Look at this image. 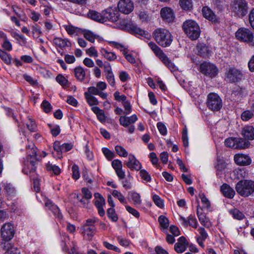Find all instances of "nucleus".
<instances>
[{"instance_id": "nucleus-1", "label": "nucleus", "mask_w": 254, "mask_h": 254, "mask_svg": "<svg viewBox=\"0 0 254 254\" xmlns=\"http://www.w3.org/2000/svg\"><path fill=\"white\" fill-rule=\"evenodd\" d=\"M154 40L156 43L162 47H167L171 45L173 37L166 29L157 28L153 33Z\"/></svg>"}, {"instance_id": "nucleus-2", "label": "nucleus", "mask_w": 254, "mask_h": 254, "mask_svg": "<svg viewBox=\"0 0 254 254\" xmlns=\"http://www.w3.org/2000/svg\"><path fill=\"white\" fill-rule=\"evenodd\" d=\"M150 48L152 50L155 55L158 57L163 64L168 67L171 71L176 70V67L167 56L164 53L161 49L158 47L154 42H150L148 43Z\"/></svg>"}, {"instance_id": "nucleus-3", "label": "nucleus", "mask_w": 254, "mask_h": 254, "mask_svg": "<svg viewBox=\"0 0 254 254\" xmlns=\"http://www.w3.org/2000/svg\"><path fill=\"white\" fill-rule=\"evenodd\" d=\"M235 189L239 194L243 197H248L254 192V181L244 180L237 183Z\"/></svg>"}, {"instance_id": "nucleus-4", "label": "nucleus", "mask_w": 254, "mask_h": 254, "mask_svg": "<svg viewBox=\"0 0 254 254\" xmlns=\"http://www.w3.org/2000/svg\"><path fill=\"white\" fill-rule=\"evenodd\" d=\"M183 28L187 36L191 40L197 39L200 33V30L197 23L192 20H187L183 25Z\"/></svg>"}, {"instance_id": "nucleus-5", "label": "nucleus", "mask_w": 254, "mask_h": 254, "mask_svg": "<svg viewBox=\"0 0 254 254\" xmlns=\"http://www.w3.org/2000/svg\"><path fill=\"white\" fill-rule=\"evenodd\" d=\"M230 9L235 15L242 17L248 13V3L245 0H234L230 4Z\"/></svg>"}, {"instance_id": "nucleus-6", "label": "nucleus", "mask_w": 254, "mask_h": 254, "mask_svg": "<svg viewBox=\"0 0 254 254\" xmlns=\"http://www.w3.org/2000/svg\"><path fill=\"white\" fill-rule=\"evenodd\" d=\"M235 37L239 41L250 44L254 46V35L250 29L239 28L235 33Z\"/></svg>"}, {"instance_id": "nucleus-7", "label": "nucleus", "mask_w": 254, "mask_h": 254, "mask_svg": "<svg viewBox=\"0 0 254 254\" xmlns=\"http://www.w3.org/2000/svg\"><path fill=\"white\" fill-rule=\"evenodd\" d=\"M206 103L209 109L213 112L219 111L223 105L221 98L214 93H210L208 95Z\"/></svg>"}, {"instance_id": "nucleus-8", "label": "nucleus", "mask_w": 254, "mask_h": 254, "mask_svg": "<svg viewBox=\"0 0 254 254\" xmlns=\"http://www.w3.org/2000/svg\"><path fill=\"white\" fill-rule=\"evenodd\" d=\"M15 234V228L13 223L7 222L3 224L0 229L2 241L8 242L11 240Z\"/></svg>"}, {"instance_id": "nucleus-9", "label": "nucleus", "mask_w": 254, "mask_h": 254, "mask_svg": "<svg viewBox=\"0 0 254 254\" xmlns=\"http://www.w3.org/2000/svg\"><path fill=\"white\" fill-rule=\"evenodd\" d=\"M199 71L203 74L211 78L215 77L218 73L217 66L209 62H203L199 66Z\"/></svg>"}, {"instance_id": "nucleus-10", "label": "nucleus", "mask_w": 254, "mask_h": 254, "mask_svg": "<svg viewBox=\"0 0 254 254\" xmlns=\"http://www.w3.org/2000/svg\"><path fill=\"white\" fill-rule=\"evenodd\" d=\"M30 151L31 152H28L29 154L27 157V168L29 170L30 173L35 172L37 162L41 158L38 155V149L36 147H33Z\"/></svg>"}, {"instance_id": "nucleus-11", "label": "nucleus", "mask_w": 254, "mask_h": 254, "mask_svg": "<svg viewBox=\"0 0 254 254\" xmlns=\"http://www.w3.org/2000/svg\"><path fill=\"white\" fill-rule=\"evenodd\" d=\"M227 78L229 82L235 83L240 81L243 77V74L239 70L235 67H230L226 73Z\"/></svg>"}, {"instance_id": "nucleus-12", "label": "nucleus", "mask_w": 254, "mask_h": 254, "mask_svg": "<svg viewBox=\"0 0 254 254\" xmlns=\"http://www.w3.org/2000/svg\"><path fill=\"white\" fill-rule=\"evenodd\" d=\"M179 221L182 226L185 228L190 226L193 228H196L198 225L196 217L192 214H190L187 218L180 215Z\"/></svg>"}, {"instance_id": "nucleus-13", "label": "nucleus", "mask_w": 254, "mask_h": 254, "mask_svg": "<svg viewBox=\"0 0 254 254\" xmlns=\"http://www.w3.org/2000/svg\"><path fill=\"white\" fill-rule=\"evenodd\" d=\"M118 8L120 12L128 14L133 10L134 4L130 0H120Z\"/></svg>"}, {"instance_id": "nucleus-14", "label": "nucleus", "mask_w": 254, "mask_h": 254, "mask_svg": "<svg viewBox=\"0 0 254 254\" xmlns=\"http://www.w3.org/2000/svg\"><path fill=\"white\" fill-rule=\"evenodd\" d=\"M95 197L94 204L98 209L100 216H103L105 212L104 209V206L105 205V199L103 196L98 192H95L94 194Z\"/></svg>"}, {"instance_id": "nucleus-15", "label": "nucleus", "mask_w": 254, "mask_h": 254, "mask_svg": "<svg viewBox=\"0 0 254 254\" xmlns=\"http://www.w3.org/2000/svg\"><path fill=\"white\" fill-rule=\"evenodd\" d=\"M45 206L48 210L53 213L57 219L59 220H62L63 216L60 208L57 205L53 203L52 200L50 199L46 200L45 201Z\"/></svg>"}, {"instance_id": "nucleus-16", "label": "nucleus", "mask_w": 254, "mask_h": 254, "mask_svg": "<svg viewBox=\"0 0 254 254\" xmlns=\"http://www.w3.org/2000/svg\"><path fill=\"white\" fill-rule=\"evenodd\" d=\"M127 166L131 170L138 171L141 168V164L139 161L136 159L135 156L130 154L128 155V160L125 162Z\"/></svg>"}, {"instance_id": "nucleus-17", "label": "nucleus", "mask_w": 254, "mask_h": 254, "mask_svg": "<svg viewBox=\"0 0 254 254\" xmlns=\"http://www.w3.org/2000/svg\"><path fill=\"white\" fill-rule=\"evenodd\" d=\"M160 15L163 20L167 22L173 21L175 18L173 9L169 7H163L160 11Z\"/></svg>"}, {"instance_id": "nucleus-18", "label": "nucleus", "mask_w": 254, "mask_h": 254, "mask_svg": "<svg viewBox=\"0 0 254 254\" xmlns=\"http://www.w3.org/2000/svg\"><path fill=\"white\" fill-rule=\"evenodd\" d=\"M119 14L112 9H107L103 11V18L104 22L107 21L117 22L119 19Z\"/></svg>"}, {"instance_id": "nucleus-19", "label": "nucleus", "mask_w": 254, "mask_h": 254, "mask_svg": "<svg viewBox=\"0 0 254 254\" xmlns=\"http://www.w3.org/2000/svg\"><path fill=\"white\" fill-rule=\"evenodd\" d=\"M234 161L240 166H247L251 163V159L249 156L244 154H236L235 155Z\"/></svg>"}, {"instance_id": "nucleus-20", "label": "nucleus", "mask_w": 254, "mask_h": 254, "mask_svg": "<svg viewBox=\"0 0 254 254\" xmlns=\"http://www.w3.org/2000/svg\"><path fill=\"white\" fill-rule=\"evenodd\" d=\"M112 166L115 170L118 177L120 179H123L125 177V172L122 170L123 164L121 160L115 159L112 162Z\"/></svg>"}, {"instance_id": "nucleus-21", "label": "nucleus", "mask_w": 254, "mask_h": 254, "mask_svg": "<svg viewBox=\"0 0 254 254\" xmlns=\"http://www.w3.org/2000/svg\"><path fill=\"white\" fill-rule=\"evenodd\" d=\"M188 243L185 237L182 236L178 239V242L175 244L174 249L178 253H183L187 249Z\"/></svg>"}, {"instance_id": "nucleus-22", "label": "nucleus", "mask_w": 254, "mask_h": 254, "mask_svg": "<svg viewBox=\"0 0 254 254\" xmlns=\"http://www.w3.org/2000/svg\"><path fill=\"white\" fill-rule=\"evenodd\" d=\"M242 134L247 140L254 139V127L251 126H246L242 129Z\"/></svg>"}, {"instance_id": "nucleus-23", "label": "nucleus", "mask_w": 254, "mask_h": 254, "mask_svg": "<svg viewBox=\"0 0 254 254\" xmlns=\"http://www.w3.org/2000/svg\"><path fill=\"white\" fill-rule=\"evenodd\" d=\"M200 206L198 205L196 210V214L198 218V220L201 225L204 227L208 228L211 226V224L208 218H207L204 213L199 211Z\"/></svg>"}, {"instance_id": "nucleus-24", "label": "nucleus", "mask_w": 254, "mask_h": 254, "mask_svg": "<svg viewBox=\"0 0 254 254\" xmlns=\"http://www.w3.org/2000/svg\"><path fill=\"white\" fill-rule=\"evenodd\" d=\"M53 43L56 47L61 49H65L66 47H71V43L66 39L55 38L53 40Z\"/></svg>"}, {"instance_id": "nucleus-25", "label": "nucleus", "mask_w": 254, "mask_h": 254, "mask_svg": "<svg viewBox=\"0 0 254 254\" xmlns=\"http://www.w3.org/2000/svg\"><path fill=\"white\" fill-rule=\"evenodd\" d=\"M221 191L226 197L233 198L235 194L234 190L226 184H224L221 187Z\"/></svg>"}, {"instance_id": "nucleus-26", "label": "nucleus", "mask_w": 254, "mask_h": 254, "mask_svg": "<svg viewBox=\"0 0 254 254\" xmlns=\"http://www.w3.org/2000/svg\"><path fill=\"white\" fill-rule=\"evenodd\" d=\"M82 234L86 237V239L91 241L95 234L96 228H92L87 226H82L81 228Z\"/></svg>"}, {"instance_id": "nucleus-27", "label": "nucleus", "mask_w": 254, "mask_h": 254, "mask_svg": "<svg viewBox=\"0 0 254 254\" xmlns=\"http://www.w3.org/2000/svg\"><path fill=\"white\" fill-rule=\"evenodd\" d=\"M199 236L197 237V242L198 245L203 248L204 247V242L208 237V234L205 229L203 227H199L197 229Z\"/></svg>"}, {"instance_id": "nucleus-28", "label": "nucleus", "mask_w": 254, "mask_h": 254, "mask_svg": "<svg viewBox=\"0 0 254 254\" xmlns=\"http://www.w3.org/2000/svg\"><path fill=\"white\" fill-rule=\"evenodd\" d=\"M127 28L131 33H134L135 34L144 36L145 37H146L147 36H148V33L147 32L138 27L133 23H129L127 25Z\"/></svg>"}, {"instance_id": "nucleus-29", "label": "nucleus", "mask_w": 254, "mask_h": 254, "mask_svg": "<svg viewBox=\"0 0 254 254\" xmlns=\"http://www.w3.org/2000/svg\"><path fill=\"white\" fill-rule=\"evenodd\" d=\"M88 16L91 19L97 22H104L103 18V11L101 13H99L93 10H90L88 12Z\"/></svg>"}, {"instance_id": "nucleus-30", "label": "nucleus", "mask_w": 254, "mask_h": 254, "mask_svg": "<svg viewBox=\"0 0 254 254\" xmlns=\"http://www.w3.org/2000/svg\"><path fill=\"white\" fill-rule=\"evenodd\" d=\"M74 75L77 80L82 82L85 78V70L81 66H78L74 69Z\"/></svg>"}, {"instance_id": "nucleus-31", "label": "nucleus", "mask_w": 254, "mask_h": 254, "mask_svg": "<svg viewBox=\"0 0 254 254\" xmlns=\"http://www.w3.org/2000/svg\"><path fill=\"white\" fill-rule=\"evenodd\" d=\"M198 54L204 58L208 57L211 51L209 48L205 44H200L197 46Z\"/></svg>"}, {"instance_id": "nucleus-32", "label": "nucleus", "mask_w": 254, "mask_h": 254, "mask_svg": "<svg viewBox=\"0 0 254 254\" xmlns=\"http://www.w3.org/2000/svg\"><path fill=\"white\" fill-rule=\"evenodd\" d=\"M203 16L210 21L216 20V15L213 11L208 6H203L202 9Z\"/></svg>"}, {"instance_id": "nucleus-33", "label": "nucleus", "mask_w": 254, "mask_h": 254, "mask_svg": "<svg viewBox=\"0 0 254 254\" xmlns=\"http://www.w3.org/2000/svg\"><path fill=\"white\" fill-rule=\"evenodd\" d=\"M91 110L96 115L97 119L101 123L105 122L107 117L105 116L103 110L100 109L97 106L92 107Z\"/></svg>"}, {"instance_id": "nucleus-34", "label": "nucleus", "mask_w": 254, "mask_h": 254, "mask_svg": "<svg viewBox=\"0 0 254 254\" xmlns=\"http://www.w3.org/2000/svg\"><path fill=\"white\" fill-rule=\"evenodd\" d=\"M236 149H245L250 145V142L248 140L240 137H236Z\"/></svg>"}, {"instance_id": "nucleus-35", "label": "nucleus", "mask_w": 254, "mask_h": 254, "mask_svg": "<svg viewBox=\"0 0 254 254\" xmlns=\"http://www.w3.org/2000/svg\"><path fill=\"white\" fill-rule=\"evenodd\" d=\"M63 27L64 28L67 33L71 36L77 35L81 31V29L73 26L71 24L63 25Z\"/></svg>"}, {"instance_id": "nucleus-36", "label": "nucleus", "mask_w": 254, "mask_h": 254, "mask_svg": "<svg viewBox=\"0 0 254 254\" xmlns=\"http://www.w3.org/2000/svg\"><path fill=\"white\" fill-rule=\"evenodd\" d=\"M0 58L6 64L9 65L11 64L12 60L11 56L1 49H0Z\"/></svg>"}, {"instance_id": "nucleus-37", "label": "nucleus", "mask_w": 254, "mask_h": 254, "mask_svg": "<svg viewBox=\"0 0 254 254\" xmlns=\"http://www.w3.org/2000/svg\"><path fill=\"white\" fill-rule=\"evenodd\" d=\"M56 79V81L64 88H68L69 87L70 83L62 74H58L57 76Z\"/></svg>"}, {"instance_id": "nucleus-38", "label": "nucleus", "mask_w": 254, "mask_h": 254, "mask_svg": "<svg viewBox=\"0 0 254 254\" xmlns=\"http://www.w3.org/2000/svg\"><path fill=\"white\" fill-rule=\"evenodd\" d=\"M100 52L104 58L110 61H113L117 59V56L114 53L108 52L105 49H102Z\"/></svg>"}, {"instance_id": "nucleus-39", "label": "nucleus", "mask_w": 254, "mask_h": 254, "mask_svg": "<svg viewBox=\"0 0 254 254\" xmlns=\"http://www.w3.org/2000/svg\"><path fill=\"white\" fill-rule=\"evenodd\" d=\"M84 96L87 103L90 106H96L99 104V101L93 95H89L88 93H84Z\"/></svg>"}, {"instance_id": "nucleus-40", "label": "nucleus", "mask_w": 254, "mask_h": 254, "mask_svg": "<svg viewBox=\"0 0 254 254\" xmlns=\"http://www.w3.org/2000/svg\"><path fill=\"white\" fill-rule=\"evenodd\" d=\"M179 4L181 7L185 10H190L192 7L191 0H180Z\"/></svg>"}, {"instance_id": "nucleus-41", "label": "nucleus", "mask_w": 254, "mask_h": 254, "mask_svg": "<svg viewBox=\"0 0 254 254\" xmlns=\"http://www.w3.org/2000/svg\"><path fill=\"white\" fill-rule=\"evenodd\" d=\"M129 195L135 205H139L141 203L140 195L136 192H131L129 193Z\"/></svg>"}, {"instance_id": "nucleus-42", "label": "nucleus", "mask_w": 254, "mask_h": 254, "mask_svg": "<svg viewBox=\"0 0 254 254\" xmlns=\"http://www.w3.org/2000/svg\"><path fill=\"white\" fill-rule=\"evenodd\" d=\"M12 36L18 41L19 44L22 46H25L26 44L27 41L26 38L23 35H20L16 32H14Z\"/></svg>"}, {"instance_id": "nucleus-43", "label": "nucleus", "mask_w": 254, "mask_h": 254, "mask_svg": "<svg viewBox=\"0 0 254 254\" xmlns=\"http://www.w3.org/2000/svg\"><path fill=\"white\" fill-rule=\"evenodd\" d=\"M229 213L234 218L238 220H242L245 216L243 213L237 209H231L229 210Z\"/></svg>"}, {"instance_id": "nucleus-44", "label": "nucleus", "mask_w": 254, "mask_h": 254, "mask_svg": "<svg viewBox=\"0 0 254 254\" xmlns=\"http://www.w3.org/2000/svg\"><path fill=\"white\" fill-rule=\"evenodd\" d=\"M138 17L142 22H147L150 21L151 19V17L150 16L149 14L145 11H139L138 13Z\"/></svg>"}, {"instance_id": "nucleus-45", "label": "nucleus", "mask_w": 254, "mask_h": 254, "mask_svg": "<svg viewBox=\"0 0 254 254\" xmlns=\"http://www.w3.org/2000/svg\"><path fill=\"white\" fill-rule=\"evenodd\" d=\"M254 111L251 110H246L241 114V119L244 121H248L253 118L254 116Z\"/></svg>"}, {"instance_id": "nucleus-46", "label": "nucleus", "mask_w": 254, "mask_h": 254, "mask_svg": "<svg viewBox=\"0 0 254 254\" xmlns=\"http://www.w3.org/2000/svg\"><path fill=\"white\" fill-rule=\"evenodd\" d=\"M46 168L48 171L52 172L56 175H58L61 173V169L60 168L55 165L48 163L46 165Z\"/></svg>"}, {"instance_id": "nucleus-47", "label": "nucleus", "mask_w": 254, "mask_h": 254, "mask_svg": "<svg viewBox=\"0 0 254 254\" xmlns=\"http://www.w3.org/2000/svg\"><path fill=\"white\" fill-rule=\"evenodd\" d=\"M158 222L160 226L163 229H167L169 225V221L168 219L164 215H160L158 217Z\"/></svg>"}, {"instance_id": "nucleus-48", "label": "nucleus", "mask_w": 254, "mask_h": 254, "mask_svg": "<svg viewBox=\"0 0 254 254\" xmlns=\"http://www.w3.org/2000/svg\"><path fill=\"white\" fill-rule=\"evenodd\" d=\"M115 149L117 153L121 157H126L128 155L127 151L122 146L116 145Z\"/></svg>"}, {"instance_id": "nucleus-49", "label": "nucleus", "mask_w": 254, "mask_h": 254, "mask_svg": "<svg viewBox=\"0 0 254 254\" xmlns=\"http://www.w3.org/2000/svg\"><path fill=\"white\" fill-rule=\"evenodd\" d=\"M112 195L114 197L118 198L119 200L122 203H123V204L127 203V201H126L125 197L123 195V194L121 192L119 191L118 190H114L112 192Z\"/></svg>"}, {"instance_id": "nucleus-50", "label": "nucleus", "mask_w": 254, "mask_h": 254, "mask_svg": "<svg viewBox=\"0 0 254 254\" xmlns=\"http://www.w3.org/2000/svg\"><path fill=\"white\" fill-rule=\"evenodd\" d=\"M102 152L108 160H112L115 156L113 151L107 148L104 147L102 149Z\"/></svg>"}, {"instance_id": "nucleus-51", "label": "nucleus", "mask_w": 254, "mask_h": 254, "mask_svg": "<svg viewBox=\"0 0 254 254\" xmlns=\"http://www.w3.org/2000/svg\"><path fill=\"white\" fill-rule=\"evenodd\" d=\"M107 214L109 218L113 221L116 222L118 221V216L116 214L114 208H109L107 210Z\"/></svg>"}, {"instance_id": "nucleus-52", "label": "nucleus", "mask_w": 254, "mask_h": 254, "mask_svg": "<svg viewBox=\"0 0 254 254\" xmlns=\"http://www.w3.org/2000/svg\"><path fill=\"white\" fill-rule=\"evenodd\" d=\"M236 137H229L225 140V144L227 147L236 149Z\"/></svg>"}, {"instance_id": "nucleus-53", "label": "nucleus", "mask_w": 254, "mask_h": 254, "mask_svg": "<svg viewBox=\"0 0 254 254\" xmlns=\"http://www.w3.org/2000/svg\"><path fill=\"white\" fill-rule=\"evenodd\" d=\"M32 29L34 37L38 38L42 34L41 27L36 23L33 25Z\"/></svg>"}, {"instance_id": "nucleus-54", "label": "nucleus", "mask_w": 254, "mask_h": 254, "mask_svg": "<svg viewBox=\"0 0 254 254\" xmlns=\"http://www.w3.org/2000/svg\"><path fill=\"white\" fill-rule=\"evenodd\" d=\"M139 174L141 178L146 182H150L151 181V177L150 175L145 170L140 169Z\"/></svg>"}, {"instance_id": "nucleus-55", "label": "nucleus", "mask_w": 254, "mask_h": 254, "mask_svg": "<svg viewBox=\"0 0 254 254\" xmlns=\"http://www.w3.org/2000/svg\"><path fill=\"white\" fill-rule=\"evenodd\" d=\"M98 222V219L96 217L89 218L86 220L85 224L83 226H87L92 228H96L95 223Z\"/></svg>"}, {"instance_id": "nucleus-56", "label": "nucleus", "mask_w": 254, "mask_h": 254, "mask_svg": "<svg viewBox=\"0 0 254 254\" xmlns=\"http://www.w3.org/2000/svg\"><path fill=\"white\" fill-rule=\"evenodd\" d=\"M53 148L54 150L57 152L59 155H62V153L63 152V150L62 148V144H61L60 141H56L54 143Z\"/></svg>"}, {"instance_id": "nucleus-57", "label": "nucleus", "mask_w": 254, "mask_h": 254, "mask_svg": "<svg viewBox=\"0 0 254 254\" xmlns=\"http://www.w3.org/2000/svg\"><path fill=\"white\" fill-rule=\"evenodd\" d=\"M199 196L201 198V202L203 204V208L207 209H209L210 207V202L209 200L206 198L203 193L200 194Z\"/></svg>"}, {"instance_id": "nucleus-58", "label": "nucleus", "mask_w": 254, "mask_h": 254, "mask_svg": "<svg viewBox=\"0 0 254 254\" xmlns=\"http://www.w3.org/2000/svg\"><path fill=\"white\" fill-rule=\"evenodd\" d=\"M27 127L31 132H35L37 130V127L35 122L30 118L29 119V123L27 124Z\"/></svg>"}, {"instance_id": "nucleus-59", "label": "nucleus", "mask_w": 254, "mask_h": 254, "mask_svg": "<svg viewBox=\"0 0 254 254\" xmlns=\"http://www.w3.org/2000/svg\"><path fill=\"white\" fill-rule=\"evenodd\" d=\"M71 171L72 172V177L75 180H77L79 178L80 174L79 172V167L77 165L74 164L72 166Z\"/></svg>"}, {"instance_id": "nucleus-60", "label": "nucleus", "mask_w": 254, "mask_h": 254, "mask_svg": "<svg viewBox=\"0 0 254 254\" xmlns=\"http://www.w3.org/2000/svg\"><path fill=\"white\" fill-rule=\"evenodd\" d=\"M49 126L50 127L51 132L53 136H57L60 134L61 129L59 126L56 125L53 126L50 125H49Z\"/></svg>"}, {"instance_id": "nucleus-61", "label": "nucleus", "mask_w": 254, "mask_h": 254, "mask_svg": "<svg viewBox=\"0 0 254 254\" xmlns=\"http://www.w3.org/2000/svg\"><path fill=\"white\" fill-rule=\"evenodd\" d=\"M84 38L91 43H93L95 39V35L91 31H87L84 33Z\"/></svg>"}, {"instance_id": "nucleus-62", "label": "nucleus", "mask_w": 254, "mask_h": 254, "mask_svg": "<svg viewBox=\"0 0 254 254\" xmlns=\"http://www.w3.org/2000/svg\"><path fill=\"white\" fill-rule=\"evenodd\" d=\"M41 107L45 112L49 113L52 108L51 104L46 100H44L41 104Z\"/></svg>"}, {"instance_id": "nucleus-63", "label": "nucleus", "mask_w": 254, "mask_h": 254, "mask_svg": "<svg viewBox=\"0 0 254 254\" xmlns=\"http://www.w3.org/2000/svg\"><path fill=\"white\" fill-rule=\"evenodd\" d=\"M86 53L90 57L97 58L98 56V52L94 47H91L88 49L86 51Z\"/></svg>"}, {"instance_id": "nucleus-64", "label": "nucleus", "mask_w": 254, "mask_h": 254, "mask_svg": "<svg viewBox=\"0 0 254 254\" xmlns=\"http://www.w3.org/2000/svg\"><path fill=\"white\" fill-rule=\"evenodd\" d=\"M4 254H21L20 250L14 247L8 248Z\"/></svg>"}]
</instances>
